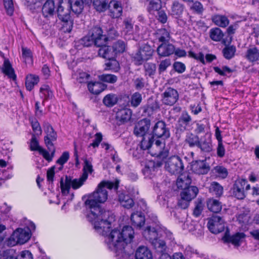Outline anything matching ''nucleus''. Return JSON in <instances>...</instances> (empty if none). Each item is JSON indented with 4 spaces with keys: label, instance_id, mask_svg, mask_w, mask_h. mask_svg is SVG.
<instances>
[{
    "label": "nucleus",
    "instance_id": "nucleus-36",
    "mask_svg": "<svg viewBox=\"0 0 259 259\" xmlns=\"http://www.w3.org/2000/svg\"><path fill=\"white\" fill-rule=\"evenodd\" d=\"M155 35L156 38L162 43L168 42L170 39L169 33L165 28L157 30Z\"/></svg>",
    "mask_w": 259,
    "mask_h": 259
},
{
    "label": "nucleus",
    "instance_id": "nucleus-29",
    "mask_svg": "<svg viewBox=\"0 0 259 259\" xmlns=\"http://www.w3.org/2000/svg\"><path fill=\"white\" fill-rule=\"evenodd\" d=\"M55 10L54 2L53 0H48L42 6V13L45 17H48L54 15Z\"/></svg>",
    "mask_w": 259,
    "mask_h": 259
},
{
    "label": "nucleus",
    "instance_id": "nucleus-4",
    "mask_svg": "<svg viewBox=\"0 0 259 259\" xmlns=\"http://www.w3.org/2000/svg\"><path fill=\"white\" fill-rule=\"evenodd\" d=\"M70 5L69 0H61L57 9L59 19L62 21V29L65 32H70L73 27V21L70 16Z\"/></svg>",
    "mask_w": 259,
    "mask_h": 259
},
{
    "label": "nucleus",
    "instance_id": "nucleus-19",
    "mask_svg": "<svg viewBox=\"0 0 259 259\" xmlns=\"http://www.w3.org/2000/svg\"><path fill=\"white\" fill-rule=\"evenodd\" d=\"M150 125V122L148 119H144L139 121L135 127L134 134L139 137L149 134L147 133V132L149 129Z\"/></svg>",
    "mask_w": 259,
    "mask_h": 259
},
{
    "label": "nucleus",
    "instance_id": "nucleus-51",
    "mask_svg": "<svg viewBox=\"0 0 259 259\" xmlns=\"http://www.w3.org/2000/svg\"><path fill=\"white\" fill-rule=\"evenodd\" d=\"M93 5L97 11H104L107 7V3L106 0H94Z\"/></svg>",
    "mask_w": 259,
    "mask_h": 259
},
{
    "label": "nucleus",
    "instance_id": "nucleus-18",
    "mask_svg": "<svg viewBox=\"0 0 259 259\" xmlns=\"http://www.w3.org/2000/svg\"><path fill=\"white\" fill-rule=\"evenodd\" d=\"M245 235L243 233H237L230 236L227 232L223 237L222 240L224 242H231L235 246H240L245 240Z\"/></svg>",
    "mask_w": 259,
    "mask_h": 259
},
{
    "label": "nucleus",
    "instance_id": "nucleus-2",
    "mask_svg": "<svg viewBox=\"0 0 259 259\" xmlns=\"http://www.w3.org/2000/svg\"><path fill=\"white\" fill-rule=\"evenodd\" d=\"M113 218L109 216L106 218L107 222H109L110 227L104 228L103 224L101 221L99 220L100 224L99 226L102 227V229L105 231L103 233L98 232L103 236H106L105 242L109 249L116 253L117 259H133L132 253L126 252L124 250L125 245L130 243L134 238V231L132 227L126 226L123 227L121 230L117 229L111 230V222ZM104 226L106 227V225Z\"/></svg>",
    "mask_w": 259,
    "mask_h": 259
},
{
    "label": "nucleus",
    "instance_id": "nucleus-14",
    "mask_svg": "<svg viewBox=\"0 0 259 259\" xmlns=\"http://www.w3.org/2000/svg\"><path fill=\"white\" fill-rule=\"evenodd\" d=\"M179 94L173 88H167L162 94V102L166 105H173L177 101Z\"/></svg>",
    "mask_w": 259,
    "mask_h": 259
},
{
    "label": "nucleus",
    "instance_id": "nucleus-15",
    "mask_svg": "<svg viewBox=\"0 0 259 259\" xmlns=\"http://www.w3.org/2000/svg\"><path fill=\"white\" fill-rule=\"evenodd\" d=\"M149 153L151 155L164 158L167 156V151L165 149V143L160 140L156 141L153 143Z\"/></svg>",
    "mask_w": 259,
    "mask_h": 259
},
{
    "label": "nucleus",
    "instance_id": "nucleus-32",
    "mask_svg": "<svg viewBox=\"0 0 259 259\" xmlns=\"http://www.w3.org/2000/svg\"><path fill=\"white\" fill-rule=\"evenodd\" d=\"M88 88L89 92L94 95L99 94L105 89L104 85L99 81L89 82Z\"/></svg>",
    "mask_w": 259,
    "mask_h": 259
},
{
    "label": "nucleus",
    "instance_id": "nucleus-16",
    "mask_svg": "<svg viewBox=\"0 0 259 259\" xmlns=\"http://www.w3.org/2000/svg\"><path fill=\"white\" fill-rule=\"evenodd\" d=\"M153 136L157 138H168L169 136V132L166 127L164 122L159 121L157 122L152 128Z\"/></svg>",
    "mask_w": 259,
    "mask_h": 259
},
{
    "label": "nucleus",
    "instance_id": "nucleus-53",
    "mask_svg": "<svg viewBox=\"0 0 259 259\" xmlns=\"http://www.w3.org/2000/svg\"><path fill=\"white\" fill-rule=\"evenodd\" d=\"M236 52V48L234 46L225 47L223 51L224 56L227 59H230L233 58Z\"/></svg>",
    "mask_w": 259,
    "mask_h": 259
},
{
    "label": "nucleus",
    "instance_id": "nucleus-5",
    "mask_svg": "<svg viewBox=\"0 0 259 259\" xmlns=\"http://www.w3.org/2000/svg\"><path fill=\"white\" fill-rule=\"evenodd\" d=\"M102 33V30L100 27L93 28L91 33L83 38V45L85 47H90L93 45L97 47L102 46L107 40V37L106 35H103Z\"/></svg>",
    "mask_w": 259,
    "mask_h": 259
},
{
    "label": "nucleus",
    "instance_id": "nucleus-48",
    "mask_svg": "<svg viewBox=\"0 0 259 259\" xmlns=\"http://www.w3.org/2000/svg\"><path fill=\"white\" fill-rule=\"evenodd\" d=\"M123 31L126 34H131L133 32L134 22L131 18H126L123 21Z\"/></svg>",
    "mask_w": 259,
    "mask_h": 259
},
{
    "label": "nucleus",
    "instance_id": "nucleus-10",
    "mask_svg": "<svg viewBox=\"0 0 259 259\" xmlns=\"http://www.w3.org/2000/svg\"><path fill=\"white\" fill-rule=\"evenodd\" d=\"M165 167L169 173L174 175L180 174L183 169L182 160L177 156H171L165 162Z\"/></svg>",
    "mask_w": 259,
    "mask_h": 259
},
{
    "label": "nucleus",
    "instance_id": "nucleus-13",
    "mask_svg": "<svg viewBox=\"0 0 259 259\" xmlns=\"http://www.w3.org/2000/svg\"><path fill=\"white\" fill-rule=\"evenodd\" d=\"M207 226L210 232L214 234H218L224 230L225 223L221 217L213 215L209 219Z\"/></svg>",
    "mask_w": 259,
    "mask_h": 259
},
{
    "label": "nucleus",
    "instance_id": "nucleus-3",
    "mask_svg": "<svg viewBox=\"0 0 259 259\" xmlns=\"http://www.w3.org/2000/svg\"><path fill=\"white\" fill-rule=\"evenodd\" d=\"M143 235L156 248H159L161 250L165 249V243L160 238V236H165L169 239L172 238L171 233L165 228L160 225L156 217L154 218L152 223L144 230Z\"/></svg>",
    "mask_w": 259,
    "mask_h": 259
},
{
    "label": "nucleus",
    "instance_id": "nucleus-20",
    "mask_svg": "<svg viewBox=\"0 0 259 259\" xmlns=\"http://www.w3.org/2000/svg\"><path fill=\"white\" fill-rule=\"evenodd\" d=\"M198 147L203 151L209 152L212 150V144L211 135L209 133H206L203 138H201L199 141Z\"/></svg>",
    "mask_w": 259,
    "mask_h": 259
},
{
    "label": "nucleus",
    "instance_id": "nucleus-58",
    "mask_svg": "<svg viewBox=\"0 0 259 259\" xmlns=\"http://www.w3.org/2000/svg\"><path fill=\"white\" fill-rule=\"evenodd\" d=\"M214 170L217 176L220 178L225 179L228 176L227 169L222 166H217L214 168Z\"/></svg>",
    "mask_w": 259,
    "mask_h": 259
},
{
    "label": "nucleus",
    "instance_id": "nucleus-60",
    "mask_svg": "<svg viewBox=\"0 0 259 259\" xmlns=\"http://www.w3.org/2000/svg\"><path fill=\"white\" fill-rule=\"evenodd\" d=\"M74 76H76V78L78 82L82 83L88 80L90 75L82 71L78 70L77 73L74 74Z\"/></svg>",
    "mask_w": 259,
    "mask_h": 259
},
{
    "label": "nucleus",
    "instance_id": "nucleus-6",
    "mask_svg": "<svg viewBox=\"0 0 259 259\" xmlns=\"http://www.w3.org/2000/svg\"><path fill=\"white\" fill-rule=\"evenodd\" d=\"M30 238V233L28 229L21 228L15 230L10 238L7 240L6 244L8 246H13L16 244H24Z\"/></svg>",
    "mask_w": 259,
    "mask_h": 259
},
{
    "label": "nucleus",
    "instance_id": "nucleus-30",
    "mask_svg": "<svg viewBox=\"0 0 259 259\" xmlns=\"http://www.w3.org/2000/svg\"><path fill=\"white\" fill-rule=\"evenodd\" d=\"M39 81L38 75L33 74H28L25 78V87L28 91H31L34 87Z\"/></svg>",
    "mask_w": 259,
    "mask_h": 259
},
{
    "label": "nucleus",
    "instance_id": "nucleus-43",
    "mask_svg": "<svg viewBox=\"0 0 259 259\" xmlns=\"http://www.w3.org/2000/svg\"><path fill=\"white\" fill-rule=\"evenodd\" d=\"M117 97L113 94L107 95L103 99L104 104L108 107H112L117 102Z\"/></svg>",
    "mask_w": 259,
    "mask_h": 259
},
{
    "label": "nucleus",
    "instance_id": "nucleus-47",
    "mask_svg": "<svg viewBox=\"0 0 259 259\" xmlns=\"http://www.w3.org/2000/svg\"><path fill=\"white\" fill-rule=\"evenodd\" d=\"M22 57L26 64H32L33 63L32 53L27 48L22 47Z\"/></svg>",
    "mask_w": 259,
    "mask_h": 259
},
{
    "label": "nucleus",
    "instance_id": "nucleus-11",
    "mask_svg": "<svg viewBox=\"0 0 259 259\" xmlns=\"http://www.w3.org/2000/svg\"><path fill=\"white\" fill-rule=\"evenodd\" d=\"M250 186L247 181L244 179H239L235 181L232 189L233 195L239 199H242L245 196V190H249Z\"/></svg>",
    "mask_w": 259,
    "mask_h": 259
},
{
    "label": "nucleus",
    "instance_id": "nucleus-45",
    "mask_svg": "<svg viewBox=\"0 0 259 259\" xmlns=\"http://www.w3.org/2000/svg\"><path fill=\"white\" fill-rule=\"evenodd\" d=\"M112 50L115 52V55L124 52L126 49V45L122 40H118L114 43Z\"/></svg>",
    "mask_w": 259,
    "mask_h": 259
},
{
    "label": "nucleus",
    "instance_id": "nucleus-54",
    "mask_svg": "<svg viewBox=\"0 0 259 259\" xmlns=\"http://www.w3.org/2000/svg\"><path fill=\"white\" fill-rule=\"evenodd\" d=\"M142 100V97L141 94L138 92H136L131 96V105L132 106L136 107L140 104Z\"/></svg>",
    "mask_w": 259,
    "mask_h": 259
},
{
    "label": "nucleus",
    "instance_id": "nucleus-63",
    "mask_svg": "<svg viewBox=\"0 0 259 259\" xmlns=\"http://www.w3.org/2000/svg\"><path fill=\"white\" fill-rule=\"evenodd\" d=\"M203 208V205L201 201H198L196 202L193 214L196 217L200 215Z\"/></svg>",
    "mask_w": 259,
    "mask_h": 259
},
{
    "label": "nucleus",
    "instance_id": "nucleus-38",
    "mask_svg": "<svg viewBox=\"0 0 259 259\" xmlns=\"http://www.w3.org/2000/svg\"><path fill=\"white\" fill-rule=\"evenodd\" d=\"M132 116V111L128 108H123L119 110L116 113L117 118L121 121H128Z\"/></svg>",
    "mask_w": 259,
    "mask_h": 259
},
{
    "label": "nucleus",
    "instance_id": "nucleus-22",
    "mask_svg": "<svg viewBox=\"0 0 259 259\" xmlns=\"http://www.w3.org/2000/svg\"><path fill=\"white\" fill-rule=\"evenodd\" d=\"M70 8L75 14H80L84 5L91 3L92 0H69Z\"/></svg>",
    "mask_w": 259,
    "mask_h": 259
},
{
    "label": "nucleus",
    "instance_id": "nucleus-9",
    "mask_svg": "<svg viewBox=\"0 0 259 259\" xmlns=\"http://www.w3.org/2000/svg\"><path fill=\"white\" fill-rule=\"evenodd\" d=\"M44 129L46 136L44 141L46 146L52 152L51 155L54 156L55 149L53 146V142L57 139V136L52 126L48 123H45L44 125Z\"/></svg>",
    "mask_w": 259,
    "mask_h": 259
},
{
    "label": "nucleus",
    "instance_id": "nucleus-42",
    "mask_svg": "<svg viewBox=\"0 0 259 259\" xmlns=\"http://www.w3.org/2000/svg\"><path fill=\"white\" fill-rule=\"evenodd\" d=\"M83 171L81 176L87 180L89 174H92L93 171L92 162L90 159H85L84 160Z\"/></svg>",
    "mask_w": 259,
    "mask_h": 259
},
{
    "label": "nucleus",
    "instance_id": "nucleus-55",
    "mask_svg": "<svg viewBox=\"0 0 259 259\" xmlns=\"http://www.w3.org/2000/svg\"><path fill=\"white\" fill-rule=\"evenodd\" d=\"M155 170L154 163L150 162L148 165L145 166L143 172L146 177L151 178L152 176L154 175Z\"/></svg>",
    "mask_w": 259,
    "mask_h": 259
},
{
    "label": "nucleus",
    "instance_id": "nucleus-49",
    "mask_svg": "<svg viewBox=\"0 0 259 259\" xmlns=\"http://www.w3.org/2000/svg\"><path fill=\"white\" fill-rule=\"evenodd\" d=\"M119 68V63L114 58L108 59V61L105 63V70H111L114 71H117Z\"/></svg>",
    "mask_w": 259,
    "mask_h": 259
},
{
    "label": "nucleus",
    "instance_id": "nucleus-64",
    "mask_svg": "<svg viewBox=\"0 0 259 259\" xmlns=\"http://www.w3.org/2000/svg\"><path fill=\"white\" fill-rule=\"evenodd\" d=\"M226 150L223 142L218 143L217 148V153L218 157L220 158L223 157L225 155Z\"/></svg>",
    "mask_w": 259,
    "mask_h": 259
},
{
    "label": "nucleus",
    "instance_id": "nucleus-1",
    "mask_svg": "<svg viewBox=\"0 0 259 259\" xmlns=\"http://www.w3.org/2000/svg\"><path fill=\"white\" fill-rule=\"evenodd\" d=\"M118 184L109 181L101 182L98 186L97 190L90 194L84 204L87 209V217L88 221L94 226L98 232L103 233L105 231L102 229L99 220L101 221L102 224L106 225L107 228L110 227L109 222H107L106 218L110 215V212L102 209L100 204L106 201L108 198L107 189H114L117 190ZM104 228L106 227L103 226Z\"/></svg>",
    "mask_w": 259,
    "mask_h": 259
},
{
    "label": "nucleus",
    "instance_id": "nucleus-23",
    "mask_svg": "<svg viewBox=\"0 0 259 259\" xmlns=\"http://www.w3.org/2000/svg\"><path fill=\"white\" fill-rule=\"evenodd\" d=\"M198 192V189L196 187L188 186L181 192V198L184 200L190 201L196 196Z\"/></svg>",
    "mask_w": 259,
    "mask_h": 259
},
{
    "label": "nucleus",
    "instance_id": "nucleus-56",
    "mask_svg": "<svg viewBox=\"0 0 259 259\" xmlns=\"http://www.w3.org/2000/svg\"><path fill=\"white\" fill-rule=\"evenodd\" d=\"M4 72L9 76L10 78H14L15 75L14 73V70L11 67L8 61H5L4 64Z\"/></svg>",
    "mask_w": 259,
    "mask_h": 259
},
{
    "label": "nucleus",
    "instance_id": "nucleus-12",
    "mask_svg": "<svg viewBox=\"0 0 259 259\" xmlns=\"http://www.w3.org/2000/svg\"><path fill=\"white\" fill-rule=\"evenodd\" d=\"M0 259H33L32 255L28 250L21 251L16 255L15 250L9 249L0 251Z\"/></svg>",
    "mask_w": 259,
    "mask_h": 259
},
{
    "label": "nucleus",
    "instance_id": "nucleus-33",
    "mask_svg": "<svg viewBox=\"0 0 259 259\" xmlns=\"http://www.w3.org/2000/svg\"><path fill=\"white\" fill-rule=\"evenodd\" d=\"M131 220L133 225L135 227H141L145 221V217L141 212L137 211L131 214Z\"/></svg>",
    "mask_w": 259,
    "mask_h": 259
},
{
    "label": "nucleus",
    "instance_id": "nucleus-37",
    "mask_svg": "<svg viewBox=\"0 0 259 259\" xmlns=\"http://www.w3.org/2000/svg\"><path fill=\"white\" fill-rule=\"evenodd\" d=\"M118 199L121 205L127 209L131 208L134 204L133 199L128 195L123 193L119 194Z\"/></svg>",
    "mask_w": 259,
    "mask_h": 259
},
{
    "label": "nucleus",
    "instance_id": "nucleus-62",
    "mask_svg": "<svg viewBox=\"0 0 259 259\" xmlns=\"http://www.w3.org/2000/svg\"><path fill=\"white\" fill-rule=\"evenodd\" d=\"M146 73L147 74L151 76L154 74L156 70V66L154 64L146 63L144 65Z\"/></svg>",
    "mask_w": 259,
    "mask_h": 259
},
{
    "label": "nucleus",
    "instance_id": "nucleus-57",
    "mask_svg": "<svg viewBox=\"0 0 259 259\" xmlns=\"http://www.w3.org/2000/svg\"><path fill=\"white\" fill-rule=\"evenodd\" d=\"M160 8L159 0H151L148 6V10L151 13H154Z\"/></svg>",
    "mask_w": 259,
    "mask_h": 259
},
{
    "label": "nucleus",
    "instance_id": "nucleus-41",
    "mask_svg": "<svg viewBox=\"0 0 259 259\" xmlns=\"http://www.w3.org/2000/svg\"><path fill=\"white\" fill-rule=\"evenodd\" d=\"M53 94L48 85H42L39 89V96L44 100H47L52 97Z\"/></svg>",
    "mask_w": 259,
    "mask_h": 259
},
{
    "label": "nucleus",
    "instance_id": "nucleus-17",
    "mask_svg": "<svg viewBox=\"0 0 259 259\" xmlns=\"http://www.w3.org/2000/svg\"><path fill=\"white\" fill-rule=\"evenodd\" d=\"M30 148L31 151H37L41 154L44 158L48 161H51L53 158V155H51L48 151L41 147L38 144L35 135H33L30 143Z\"/></svg>",
    "mask_w": 259,
    "mask_h": 259
},
{
    "label": "nucleus",
    "instance_id": "nucleus-44",
    "mask_svg": "<svg viewBox=\"0 0 259 259\" xmlns=\"http://www.w3.org/2000/svg\"><path fill=\"white\" fill-rule=\"evenodd\" d=\"M209 191L217 196H220L223 193V188L218 183L213 182L210 184Z\"/></svg>",
    "mask_w": 259,
    "mask_h": 259
},
{
    "label": "nucleus",
    "instance_id": "nucleus-25",
    "mask_svg": "<svg viewBox=\"0 0 259 259\" xmlns=\"http://www.w3.org/2000/svg\"><path fill=\"white\" fill-rule=\"evenodd\" d=\"M192 171L198 175H204L208 172L209 168L203 161H196L192 164Z\"/></svg>",
    "mask_w": 259,
    "mask_h": 259
},
{
    "label": "nucleus",
    "instance_id": "nucleus-39",
    "mask_svg": "<svg viewBox=\"0 0 259 259\" xmlns=\"http://www.w3.org/2000/svg\"><path fill=\"white\" fill-rule=\"evenodd\" d=\"M207 205L208 209L214 213H218L222 209L221 203L214 199H209L207 201Z\"/></svg>",
    "mask_w": 259,
    "mask_h": 259
},
{
    "label": "nucleus",
    "instance_id": "nucleus-28",
    "mask_svg": "<svg viewBox=\"0 0 259 259\" xmlns=\"http://www.w3.org/2000/svg\"><path fill=\"white\" fill-rule=\"evenodd\" d=\"M136 259H153L150 250L146 246L139 247L135 253Z\"/></svg>",
    "mask_w": 259,
    "mask_h": 259
},
{
    "label": "nucleus",
    "instance_id": "nucleus-40",
    "mask_svg": "<svg viewBox=\"0 0 259 259\" xmlns=\"http://www.w3.org/2000/svg\"><path fill=\"white\" fill-rule=\"evenodd\" d=\"M212 20L215 25L222 27H226L229 23L228 19L223 15H215L212 17Z\"/></svg>",
    "mask_w": 259,
    "mask_h": 259
},
{
    "label": "nucleus",
    "instance_id": "nucleus-21",
    "mask_svg": "<svg viewBox=\"0 0 259 259\" xmlns=\"http://www.w3.org/2000/svg\"><path fill=\"white\" fill-rule=\"evenodd\" d=\"M175 51V47L171 44L166 42L162 43L159 45L157 52L159 56L161 57H167L172 54Z\"/></svg>",
    "mask_w": 259,
    "mask_h": 259
},
{
    "label": "nucleus",
    "instance_id": "nucleus-7",
    "mask_svg": "<svg viewBox=\"0 0 259 259\" xmlns=\"http://www.w3.org/2000/svg\"><path fill=\"white\" fill-rule=\"evenodd\" d=\"M87 180L86 179L81 176L78 179H71L70 177H66L64 181L61 179L60 182L61 189L62 194L66 195L69 193L71 187L73 189H77L81 187Z\"/></svg>",
    "mask_w": 259,
    "mask_h": 259
},
{
    "label": "nucleus",
    "instance_id": "nucleus-35",
    "mask_svg": "<svg viewBox=\"0 0 259 259\" xmlns=\"http://www.w3.org/2000/svg\"><path fill=\"white\" fill-rule=\"evenodd\" d=\"M140 147L143 150H150L154 142V137L151 134L145 135L142 137Z\"/></svg>",
    "mask_w": 259,
    "mask_h": 259
},
{
    "label": "nucleus",
    "instance_id": "nucleus-50",
    "mask_svg": "<svg viewBox=\"0 0 259 259\" xmlns=\"http://www.w3.org/2000/svg\"><path fill=\"white\" fill-rule=\"evenodd\" d=\"M199 139L198 136L190 134L187 136L185 142L190 147L197 146L199 144Z\"/></svg>",
    "mask_w": 259,
    "mask_h": 259
},
{
    "label": "nucleus",
    "instance_id": "nucleus-8",
    "mask_svg": "<svg viewBox=\"0 0 259 259\" xmlns=\"http://www.w3.org/2000/svg\"><path fill=\"white\" fill-rule=\"evenodd\" d=\"M153 52V49L149 45L145 44L142 46L133 56L135 64L141 65L144 61L150 59L152 57Z\"/></svg>",
    "mask_w": 259,
    "mask_h": 259
},
{
    "label": "nucleus",
    "instance_id": "nucleus-24",
    "mask_svg": "<svg viewBox=\"0 0 259 259\" xmlns=\"http://www.w3.org/2000/svg\"><path fill=\"white\" fill-rule=\"evenodd\" d=\"M110 16L113 18L119 17L122 12L121 5L118 2L111 1L109 5Z\"/></svg>",
    "mask_w": 259,
    "mask_h": 259
},
{
    "label": "nucleus",
    "instance_id": "nucleus-46",
    "mask_svg": "<svg viewBox=\"0 0 259 259\" xmlns=\"http://www.w3.org/2000/svg\"><path fill=\"white\" fill-rule=\"evenodd\" d=\"M223 36V33L220 28L211 29L210 31V37L214 41H220Z\"/></svg>",
    "mask_w": 259,
    "mask_h": 259
},
{
    "label": "nucleus",
    "instance_id": "nucleus-59",
    "mask_svg": "<svg viewBox=\"0 0 259 259\" xmlns=\"http://www.w3.org/2000/svg\"><path fill=\"white\" fill-rule=\"evenodd\" d=\"M190 9L194 12L200 14L203 11V7L202 5L198 1L193 3L190 6Z\"/></svg>",
    "mask_w": 259,
    "mask_h": 259
},
{
    "label": "nucleus",
    "instance_id": "nucleus-27",
    "mask_svg": "<svg viewBox=\"0 0 259 259\" xmlns=\"http://www.w3.org/2000/svg\"><path fill=\"white\" fill-rule=\"evenodd\" d=\"M100 47L98 51L99 55L100 57L107 60L115 58V53L112 48L105 46V44Z\"/></svg>",
    "mask_w": 259,
    "mask_h": 259
},
{
    "label": "nucleus",
    "instance_id": "nucleus-61",
    "mask_svg": "<svg viewBox=\"0 0 259 259\" xmlns=\"http://www.w3.org/2000/svg\"><path fill=\"white\" fill-rule=\"evenodd\" d=\"M4 4L7 14L11 16L14 12V4L12 0H4Z\"/></svg>",
    "mask_w": 259,
    "mask_h": 259
},
{
    "label": "nucleus",
    "instance_id": "nucleus-26",
    "mask_svg": "<svg viewBox=\"0 0 259 259\" xmlns=\"http://www.w3.org/2000/svg\"><path fill=\"white\" fill-rule=\"evenodd\" d=\"M244 57L249 62L255 63L259 60V50L255 47L248 48Z\"/></svg>",
    "mask_w": 259,
    "mask_h": 259
},
{
    "label": "nucleus",
    "instance_id": "nucleus-31",
    "mask_svg": "<svg viewBox=\"0 0 259 259\" xmlns=\"http://www.w3.org/2000/svg\"><path fill=\"white\" fill-rule=\"evenodd\" d=\"M191 183V180L187 174L181 175L177 179V186L178 188L186 189Z\"/></svg>",
    "mask_w": 259,
    "mask_h": 259
},
{
    "label": "nucleus",
    "instance_id": "nucleus-52",
    "mask_svg": "<svg viewBox=\"0 0 259 259\" xmlns=\"http://www.w3.org/2000/svg\"><path fill=\"white\" fill-rule=\"evenodd\" d=\"M99 79L104 82L110 83H115L117 79V77L111 74H105L99 76Z\"/></svg>",
    "mask_w": 259,
    "mask_h": 259
},
{
    "label": "nucleus",
    "instance_id": "nucleus-34",
    "mask_svg": "<svg viewBox=\"0 0 259 259\" xmlns=\"http://www.w3.org/2000/svg\"><path fill=\"white\" fill-rule=\"evenodd\" d=\"M184 9L185 7L182 4L175 1L171 6V14L176 18H180L182 16Z\"/></svg>",
    "mask_w": 259,
    "mask_h": 259
}]
</instances>
